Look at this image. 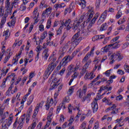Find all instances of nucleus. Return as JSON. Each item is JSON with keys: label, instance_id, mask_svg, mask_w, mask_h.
I'll use <instances>...</instances> for the list:
<instances>
[{"label": "nucleus", "instance_id": "nucleus-1", "mask_svg": "<svg viewBox=\"0 0 129 129\" xmlns=\"http://www.w3.org/2000/svg\"><path fill=\"white\" fill-rule=\"evenodd\" d=\"M55 53L54 52H53V53L50 55L48 61V62H50V63L48 66V67L45 71V73L46 75H50L51 74V72L56 68V66H57V64L55 63L56 62V60H57V57L55 56Z\"/></svg>", "mask_w": 129, "mask_h": 129}, {"label": "nucleus", "instance_id": "nucleus-2", "mask_svg": "<svg viewBox=\"0 0 129 129\" xmlns=\"http://www.w3.org/2000/svg\"><path fill=\"white\" fill-rule=\"evenodd\" d=\"M80 35V32H78V33H76L72 38V45L71 48H70V50H73L75 49V47L80 43L81 40H82V37H80L79 35Z\"/></svg>", "mask_w": 129, "mask_h": 129}, {"label": "nucleus", "instance_id": "nucleus-3", "mask_svg": "<svg viewBox=\"0 0 129 129\" xmlns=\"http://www.w3.org/2000/svg\"><path fill=\"white\" fill-rule=\"evenodd\" d=\"M82 20H83V17H81L79 20H76L75 21L73 27L74 31H76L77 29H79V30H83V29H84V28L86 27L88 24L87 21H84L80 25V23L82 22Z\"/></svg>", "mask_w": 129, "mask_h": 129}, {"label": "nucleus", "instance_id": "nucleus-4", "mask_svg": "<svg viewBox=\"0 0 129 129\" xmlns=\"http://www.w3.org/2000/svg\"><path fill=\"white\" fill-rule=\"evenodd\" d=\"M123 57L122 56L120 53L119 51H117L113 54H112L111 56L109 57V60L111 61H110V64H113L115 61V60H117V61H120L122 60Z\"/></svg>", "mask_w": 129, "mask_h": 129}, {"label": "nucleus", "instance_id": "nucleus-5", "mask_svg": "<svg viewBox=\"0 0 129 129\" xmlns=\"http://www.w3.org/2000/svg\"><path fill=\"white\" fill-rule=\"evenodd\" d=\"M107 10H105L100 16L98 21H97V24L99 25H101L104 21H105V19H106V17H107Z\"/></svg>", "mask_w": 129, "mask_h": 129}, {"label": "nucleus", "instance_id": "nucleus-6", "mask_svg": "<svg viewBox=\"0 0 129 129\" xmlns=\"http://www.w3.org/2000/svg\"><path fill=\"white\" fill-rule=\"evenodd\" d=\"M13 118L14 117L12 116L10 117L8 119H5L2 123V127H6L7 128H8L7 125H8V126H10V125L12 124Z\"/></svg>", "mask_w": 129, "mask_h": 129}, {"label": "nucleus", "instance_id": "nucleus-7", "mask_svg": "<svg viewBox=\"0 0 129 129\" xmlns=\"http://www.w3.org/2000/svg\"><path fill=\"white\" fill-rule=\"evenodd\" d=\"M120 42V41H116V42H115L114 43H111L110 44L107 45L103 48H102V51L103 50V52L104 53H106V52H108L109 50H110L111 48H113V46H114L115 44H119Z\"/></svg>", "mask_w": 129, "mask_h": 129}, {"label": "nucleus", "instance_id": "nucleus-8", "mask_svg": "<svg viewBox=\"0 0 129 129\" xmlns=\"http://www.w3.org/2000/svg\"><path fill=\"white\" fill-rule=\"evenodd\" d=\"M5 79L6 80V81H8V80L10 81L11 79H12L11 81V85H14V83L16 82V74L12 73L10 75L8 76L7 78Z\"/></svg>", "mask_w": 129, "mask_h": 129}, {"label": "nucleus", "instance_id": "nucleus-9", "mask_svg": "<svg viewBox=\"0 0 129 129\" xmlns=\"http://www.w3.org/2000/svg\"><path fill=\"white\" fill-rule=\"evenodd\" d=\"M61 26H62V28L64 27H67V30L69 31L72 27V24H71V19H68L66 21L65 23L63 21L61 23Z\"/></svg>", "mask_w": 129, "mask_h": 129}, {"label": "nucleus", "instance_id": "nucleus-10", "mask_svg": "<svg viewBox=\"0 0 129 129\" xmlns=\"http://www.w3.org/2000/svg\"><path fill=\"white\" fill-rule=\"evenodd\" d=\"M53 103L54 105H56L57 103V101L56 100L55 101H53V98H51L49 102V101H47L46 104L45 105V106L46 107L45 109H46V110H49L50 107H51V106L53 105Z\"/></svg>", "mask_w": 129, "mask_h": 129}, {"label": "nucleus", "instance_id": "nucleus-11", "mask_svg": "<svg viewBox=\"0 0 129 129\" xmlns=\"http://www.w3.org/2000/svg\"><path fill=\"white\" fill-rule=\"evenodd\" d=\"M40 14L38 13V7H36L33 11V16L34 20V24H37L39 22V15Z\"/></svg>", "mask_w": 129, "mask_h": 129}, {"label": "nucleus", "instance_id": "nucleus-12", "mask_svg": "<svg viewBox=\"0 0 129 129\" xmlns=\"http://www.w3.org/2000/svg\"><path fill=\"white\" fill-rule=\"evenodd\" d=\"M69 55H67L63 57V58L61 60V62H60V64H61V66H62V67L66 66V65L68 64L69 62H71V61L72 60H69Z\"/></svg>", "mask_w": 129, "mask_h": 129}, {"label": "nucleus", "instance_id": "nucleus-13", "mask_svg": "<svg viewBox=\"0 0 129 129\" xmlns=\"http://www.w3.org/2000/svg\"><path fill=\"white\" fill-rule=\"evenodd\" d=\"M75 4L81 6L83 9L86 8V1L85 0H76Z\"/></svg>", "mask_w": 129, "mask_h": 129}, {"label": "nucleus", "instance_id": "nucleus-14", "mask_svg": "<svg viewBox=\"0 0 129 129\" xmlns=\"http://www.w3.org/2000/svg\"><path fill=\"white\" fill-rule=\"evenodd\" d=\"M91 105L93 113L97 112V110H98V104H97V102L95 101H93Z\"/></svg>", "mask_w": 129, "mask_h": 129}, {"label": "nucleus", "instance_id": "nucleus-15", "mask_svg": "<svg viewBox=\"0 0 129 129\" xmlns=\"http://www.w3.org/2000/svg\"><path fill=\"white\" fill-rule=\"evenodd\" d=\"M88 14H89V18L86 21V22H87V23H88L87 25H88V24H89V22H90V20H91V19H92V18H93V16L94 15V11L93 8H91V9H90L89 10Z\"/></svg>", "mask_w": 129, "mask_h": 129}, {"label": "nucleus", "instance_id": "nucleus-16", "mask_svg": "<svg viewBox=\"0 0 129 129\" xmlns=\"http://www.w3.org/2000/svg\"><path fill=\"white\" fill-rule=\"evenodd\" d=\"M73 109V110H76L77 109L78 111H79L78 114H79V115H81V113H80V107L79 106V105L76 107V108H74L73 106H71V105H70L68 107L69 113H72Z\"/></svg>", "mask_w": 129, "mask_h": 129}, {"label": "nucleus", "instance_id": "nucleus-17", "mask_svg": "<svg viewBox=\"0 0 129 129\" xmlns=\"http://www.w3.org/2000/svg\"><path fill=\"white\" fill-rule=\"evenodd\" d=\"M32 111H33V106H31L26 113V122H28L31 118V114H32Z\"/></svg>", "mask_w": 129, "mask_h": 129}, {"label": "nucleus", "instance_id": "nucleus-18", "mask_svg": "<svg viewBox=\"0 0 129 129\" xmlns=\"http://www.w3.org/2000/svg\"><path fill=\"white\" fill-rule=\"evenodd\" d=\"M100 15V14L99 13H97L95 15L94 18L91 21V22L89 24V27L90 28H91V27H92V25H94L95 21H96V20H97V19L98 18V17H99Z\"/></svg>", "mask_w": 129, "mask_h": 129}, {"label": "nucleus", "instance_id": "nucleus-19", "mask_svg": "<svg viewBox=\"0 0 129 129\" xmlns=\"http://www.w3.org/2000/svg\"><path fill=\"white\" fill-rule=\"evenodd\" d=\"M94 77H95V75L93 74V72H91L90 73L86 74L85 76V79H86V80H92Z\"/></svg>", "mask_w": 129, "mask_h": 129}, {"label": "nucleus", "instance_id": "nucleus-20", "mask_svg": "<svg viewBox=\"0 0 129 129\" xmlns=\"http://www.w3.org/2000/svg\"><path fill=\"white\" fill-rule=\"evenodd\" d=\"M50 53H49V49L46 48L42 52V57L44 58L45 61H47L48 57H49Z\"/></svg>", "mask_w": 129, "mask_h": 129}, {"label": "nucleus", "instance_id": "nucleus-21", "mask_svg": "<svg viewBox=\"0 0 129 129\" xmlns=\"http://www.w3.org/2000/svg\"><path fill=\"white\" fill-rule=\"evenodd\" d=\"M10 36H11V32H10V30L9 29L4 31L3 36L5 37V40H8L10 38Z\"/></svg>", "mask_w": 129, "mask_h": 129}, {"label": "nucleus", "instance_id": "nucleus-22", "mask_svg": "<svg viewBox=\"0 0 129 129\" xmlns=\"http://www.w3.org/2000/svg\"><path fill=\"white\" fill-rule=\"evenodd\" d=\"M47 36H48V31L45 30L40 36V39L39 40L40 43H42V42H43V41L46 39Z\"/></svg>", "mask_w": 129, "mask_h": 129}, {"label": "nucleus", "instance_id": "nucleus-23", "mask_svg": "<svg viewBox=\"0 0 129 129\" xmlns=\"http://www.w3.org/2000/svg\"><path fill=\"white\" fill-rule=\"evenodd\" d=\"M47 35H48L49 39L47 40L46 45H49V43L51 42V40H52V38L54 37V33L51 31H48L47 32Z\"/></svg>", "mask_w": 129, "mask_h": 129}, {"label": "nucleus", "instance_id": "nucleus-24", "mask_svg": "<svg viewBox=\"0 0 129 129\" xmlns=\"http://www.w3.org/2000/svg\"><path fill=\"white\" fill-rule=\"evenodd\" d=\"M79 52H80V49L78 48L73 52L71 56L69 55V60H73V58L77 55V53H79Z\"/></svg>", "mask_w": 129, "mask_h": 129}, {"label": "nucleus", "instance_id": "nucleus-25", "mask_svg": "<svg viewBox=\"0 0 129 129\" xmlns=\"http://www.w3.org/2000/svg\"><path fill=\"white\" fill-rule=\"evenodd\" d=\"M41 105V104H37L35 109L34 110V113H33V115L32 116V117L33 118H35L36 116H37V114H38V112H39V109L40 108V106Z\"/></svg>", "mask_w": 129, "mask_h": 129}, {"label": "nucleus", "instance_id": "nucleus-26", "mask_svg": "<svg viewBox=\"0 0 129 129\" xmlns=\"http://www.w3.org/2000/svg\"><path fill=\"white\" fill-rule=\"evenodd\" d=\"M78 72H75L72 76V79L70 80L69 83V85H71L72 84V82H73V81L75 78H77V77L78 76Z\"/></svg>", "mask_w": 129, "mask_h": 129}, {"label": "nucleus", "instance_id": "nucleus-27", "mask_svg": "<svg viewBox=\"0 0 129 129\" xmlns=\"http://www.w3.org/2000/svg\"><path fill=\"white\" fill-rule=\"evenodd\" d=\"M12 89H13V85H11L8 90L6 91V96H11L12 94H14V93H13V91H12Z\"/></svg>", "mask_w": 129, "mask_h": 129}, {"label": "nucleus", "instance_id": "nucleus-28", "mask_svg": "<svg viewBox=\"0 0 129 129\" xmlns=\"http://www.w3.org/2000/svg\"><path fill=\"white\" fill-rule=\"evenodd\" d=\"M46 16H47V17H49V16H50V14L45 10L43 12L42 14L41 15L42 22H43L44 21L46 20Z\"/></svg>", "mask_w": 129, "mask_h": 129}, {"label": "nucleus", "instance_id": "nucleus-29", "mask_svg": "<svg viewBox=\"0 0 129 129\" xmlns=\"http://www.w3.org/2000/svg\"><path fill=\"white\" fill-rule=\"evenodd\" d=\"M1 116H2V118L0 120V122L2 123L3 122V121H4V120H5L7 116H9V112L7 111L3 113L1 115Z\"/></svg>", "mask_w": 129, "mask_h": 129}, {"label": "nucleus", "instance_id": "nucleus-30", "mask_svg": "<svg viewBox=\"0 0 129 129\" xmlns=\"http://www.w3.org/2000/svg\"><path fill=\"white\" fill-rule=\"evenodd\" d=\"M5 7L6 9V12L8 13V15L11 16L12 15V11H13V7H11L10 6L5 5Z\"/></svg>", "mask_w": 129, "mask_h": 129}, {"label": "nucleus", "instance_id": "nucleus-31", "mask_svg": "<svg viewBox=\"0 0 129 129\" xmlns=\"http://www.w3.org/2000/svg\"><path fill=\"white\" fill-rule=\"evenodd\" d=\"M62 30H63V26H60L57 30H56V36L60 37L62 35Z\"/></svg>", "mask_w": 129, "mask_h": 129}, {"label": "nucleus", "instance_id": "nucleus-32", "mask_svg": "<svg viewBox=\"0 0 129 129\" xmlns=\"http://www.w3.org/2000/svg\"><path fill=\"white\" fill-rule=\"evenodd\" d=\"M12 19V21L11 22H9L8 23V26L9 27H12V26H15V24H16V21L17 20V18H16L15 17H14L13 18H11Z\"/></svg>", "mask_w": 129, "mask_h": 129}, {"label": "nucleus", "instance_id": "nucleus-33", "mask_svg": "<svg viewBox=\"0 0 129 129\" xmlns=\"http://www.w3.org/2000/svg\"><path fill=\"white\" fill-rule=\"evenodd\" d=\"M6 69H7V68L6 67H4L2 69V73H1V74L0 75V79H1L2 77L3 76V74H4V75H6V74L8 73V72H9V71H10V69H7L6 71Z\"/></svg>", "mask_w": 129, "mask_h": 129}, {"label": "nucleus", "instance_id": "nucleus-34", "mask_svg": "<svg viewBox=\"0 0 129 129\" xmlns=\"http://www.w3.org/2000/svg\"><path fill=\"white\" fill-rule=\"evenodd\" d=\"M34 100V94L31 95L28 99L27 104V105H31V104L33 102Z\"/></svg>", "mask_w": 129, "mask_h": 129}, {"label": "nucleus", "instance_id": "nucleus-35", "mask_svg": "<svg viewBox=\"0 0 129 129\" xmlns=\"http://www.w3.org/2000/svg\"><path fill=\"white\" fill-rule=\"evenodd\" d=\"M66 7V5H65L64 3H61L60 4H55L54 5V8L57 11L58 10V8H65Z\"/></svg>", "mask_w": 129, "mask_h": 129}, {"label": "nucleus", "instance_id": "nucleus-36", "mask_svg": "<svg viewBox=\"0 0 129 129\" xmlns=\"http://www.w3.org/2000/svg\"><path fill=\"white\" fill-rule=\"evenodd\" d=\"M6 22H7V18L6 17H3L0 23V29L4 28V25L6 24Z\"/></svg>", "mask_w": 129, "mask_h": 129}, {"label": "nucleus", "instance_id": "nucleus-37", "mask_svg": "<svg viewBox=\"0 0 129 129\" xmlns=\"http://www.w3.org/2000/svg\"><path fill=\"white\" fill-rule=\"evenodd\" d=\"M104 35H97L92 38V41H95L94 39H96V40H101L102 39H104Z\"/></svg>", "mask_w": 129, "mask_h": 129}, {"label": "nucleus", "instance_id": "nucleus-38", "mask_svg": "<svg viewBox=\"0 0 129 129\" xmlns=\"http://www.w3.org/2000/svg\"><path fill=\"white\" fill-rule=\"evenodd\" d=\"M68 69L70 72H75V71H76V70L75 69V66L73 64H71L69 67Z\"/></svg>", "mask_w": 129, "mask_h": 129}, {"label": "nucleus", "instance_id": "nucleus-39", "mask_svg": "<svg viewBox=\"0 0 129 129\" xmlns=\"http://www.w3.org/2000/svg\"><path fill=\"white\" fill-rule=\"evenodd\" d=\"M115 109H117V108H116V105L114 104L112 106L107 108V109L106 110V111L107 112L109 111V110H115Z\"/></svg>", "mask_w": 129, "mask_h": 129}, {"label": "nucleus", "instance_id": "nucleus-40", "mask_svg": "<svg viewBox=\"0 0 129 129\" xmlns=\"http://www.w3.org/2000/svg\"><path fill=\"white\" fill-rule=\"evenodd\" d=\"M3 4H4V0H2V1L0 0V5H1V6H0V17H1V16H3V15H4V13H3V9H4V8L3 7Z\"/></svg>", "mask_w": 129, "mask_h": 129}, {"label": "nucleus", "instance_id": "nucleus-41", "mask_svg": "<svg viewBox=\"0 0 129 129\" xmlns=\"http://www.w3.org/2000/svg\"><path fill=\"white\" fill-rule=\"evenodd\" d=\"M106 29H107V24L106 23H104L101 25L100 28V31H105Z\"/></svg>", "mask_w": 129, "mask_h": 129}, {"label": "nucleus", "instance_id": "nucleus-42", "mask_svg": "<svg viewBox=\"0 0 129 129\" xmlns=\"http://www.w3.org/2000/svg\"><path fill=\"white\" fill-rule=\"evenodd\" d=\"M73 92H74V86L70 87L69 91H68V95H71Z\"/></svg>", "mask_w": 129, "mask_h": 129}, {"label": "nucleus", "instance_id": "nucleus-43", "mask_svg": "<svg viewBox=\"0 0 129 129\" xmlns=\"http://www.w3.org/2000/svg\"><path fill=\"white\" fill-rule=\"evenodd\" d=\"M51 26H52V21L50 20V19H48L46 26V29H50V28H51Z\"/></svg>", "mask_w": 129, "mask_h": 129}, {"label": "nucleus", "instance_id": "nucleus-44", "mask_svg": "<svg viewBox=\"0 0 129 129\" xmlns=\"http://www.w3.org/2000/svg\"><path fill=\"white\" fill-rule=\"evenodd\" d=\"M22 104L20 107L19 108V112H18V113H16V114L15 115V116H18L19 115V114H20V113H21V112H22V110H23V108H24V104Z\"/></svg>", "mask_w": 129, "mask_h": 129}, {"label": "nucleus", "instance_id": "nucleus-45", "mask_svg": "<svg viewBox=\"0 0 129 129\" xmlns=\"http://www.w3.org/2000/svg\"><path fill=\"white\" fill-rule=\"evenodd\" d=\"M100 62V60L98 59V58H96L94 60V63H95V69H97V68L98 67V65H99V64H98V63Z\"/></svg>", "mask_w": 129, "mask_h": 129}, {"label": "nucleus", "instance_id": "nucleus-46", "mask_svg": "<svg viewBox=\"0 0 129 129\" xmlns=\"http://www.w3.org/2000/svg\"><path fill=\"white\" fill-rule=\"evenodd\" d=\"M83 94H84L82 92V90L79 89L78 90L77 95H78V96H79V97H80V98H81L83 96Z\"/></svg>", "mask_w": 129, "mask_h": 129}, {"label": "nucleus", "instance_id": "nucleus-47", "mask_svg": "<svg viewBox=\"0 0 129 129\" xmlns=\"http://www.w3.org/2000/svg\"><path fill=\"white\" fill-rule=\"evenodd\" d=\"M22 43H23V41L22 40H20L18 42H17V41H16V42H15L14 44H13V47L15 48L17 46H21L22 45Z\"/></svg>", "mask_w": 129, "mask_h": 129}, {"label": "nucleus", "instance_id": "nucleus-48", "mask_svg": "<svg viewBox=\"0 0 129 129\" xmlns=\"http://www.w3.org/2000/svg\"><path fill=\"white\" fill-rule=\"evenodd\" d=\"M82 92L83 93H84V94H86V92H87V84H85L82 88Z\"/></svg>", "mask_w": 129, "mask_h": 129}, {"label": "nucleus", "instance_id": "nucleus-49", "mask_svg": "<svg viewBox=\"0 0 129 129\" xmlns=\"http://www.w3.org/2000/svg\"><path fill=\"white\" fill-rule=\"evenodd\" d=\"M89 30L87 28V29H84L82 31V34H84V36H87L88 35V34H89Z\"/></svg>", "mask_w": 129, "mask_h": 129}, {"label": "nucleus", "instance_id": "nucleus-50", "mask_svg": "<svg viewBox=\"0 0 129 129\" xmlns=\"http://www.w3.org/2000/svg\"><path fill=\"white\" fill-rule=\"evenodd\" d=\"M125 18H123V19H120L118 21V25H121L122 24H124L125 23Z\"/></svg>", "mask_w": 129, "mask_h": 129}, {"label": "nucleus", "instance_id": "nucleus-51", "mask_svg": "<svg viewBox=\"0 0 129 129\" xmlns=\"http://www.w3.org/2000/svg\"><path fill=\"white\" fill-rule=\"evenodd\" d=\"M122 16V13H121V11L119 10L116 14L115 16V18L117 19H119L120 17Z\"/></svg>", "mask_w": 129, "mask_h": 129}, {"label": "nucleus", "instance_id": "nucleus-52", "mask_svg": "<svg viewBox=\"0 0 129 129\" xmlns=\"http://www.w3.org/2000/svg\"><path fill=\"white\" fill-rule=\"evenodd\" d=\"M117 113H118V109L113 110L110 112L111 115H115V114H117Z\"/></svg>", "mask_w": 129, "mask_h": 129}, {"label": "nucleus", "instance_id": "nucleus-53", "mask_svg": "<svg viewBox=\"0 0 129 129\" xmlns=\"http://www.w3.org/2000/svg\"><path fill=\"white\" fill-rule=\"evenodd\" d=\"M118 39H119V36H116L113 38L110 41L111 44H114V43H116V41H117Z\"/></svg>", "mask_w": 129, "mask_h": 129}, {"label": "nucleus", "instance_id": "nucleus-54", "mask_svg": "<svg viewBox=\"0 0 129 129\" xmlns=\"http://www.w3.org/2000/svg\"><path fill=\"white\" fill-rule=\"evenodd\" d=\"M69 121L70 122L68 123V126H71L72 123H73V122L74 121V118L72 116H71Z\"/></svg>", "mask_w": 129, "mask_h": 129}, {"label": "nucleus", "instance_id": "nucleus-55", "mask_svg": "<svg viewBox=\"0 0 129 129\" xmlns=\"http://www.w3.org/2000/svg\"><path fill=\"white\" fill-rule=\"evenodd\" d=\"M36 125H37L36 122H34L32 123L31 125L28 127V129H35V128L36 127Z\"/></svg>", "mask_w": 129, "mask_h": 129}, {"label": "nucleus", "instance_id": "nucleus-56", "mask_svg": "<svg viewBox=\"0 0 129 129\" xmlns=\"http://www.w3.org/2000/svg\"><path fill=\"white\" fill-rule=\"evenodd\" d=\"M27 9V7H26V5H24V4H22L20 6V10L21 11H26V10Z\"/></svg>", "mask_w": 129, "mask_h": 129}, {"label": "nucleus", "instance_id": "nucleus-57", "mask_svg": "<svg viewBox=\"0 0 129 129\" xmlns=\"http://www.w3.org/2000/svg\"><path fill=\"white\" fill-rule=\"evenodd\" d=\"M125 29V26L124 25H122L119 27H118L117 28V30H118V31H123V30H124Z\"/></svg>", "mask_w": 129, "mask_h": 129}, {"label": "nucleus", "instance_id": "nucleus-58", "mask_svg": "<svg viewBox=\"0 0 129 129\" xmlns=\"http://www.w3.org/2000/svg\"><path fill=\"white\" fill-rule=\"evenodd\" d=\"M55 11L53 12L49 16L48 20H50V21L51 20H53V19H54V17H55Z\"/></svg>", "mask_w": 129, "mask_h": 129}, {"label": "nucleus", "instance_id": "nucleus-59", "mask_svg": "<svg viewBox=\"0 0 129 129\" xmlns=\"http://www.w3.org/2000/svg\"><path fill=\"white\" fill-rule=\"evenodd\" d=\"M124 69L125 71V72L129 73V66L127 64L124 65Z\"/></svg>", "mask_w": 129, "mask_h": 129}, {"label": "nucleus", "instance_id": "nucleus-60", "mask_svg": "<svg viewBox=\"0 0 129 129\" xmlns=\"http://www.w3.org/2000/svg\"><path fill=\"white\" fill-rule=\"evenodd\" d=\"M94 47L92 48L90 52L88 53L87 54L89 55L90 57V56H93V54H94Z\"/></svg>", "mask_w": 129, "mask_h": 129}, {"label": "nucleus", "instance_id": "nucleus-61", "mask_svg": "<svg viewBox=\"0 0 129 129\" xmlns=\"http://www.w3.org/2000/svg\"><path fill=\"white\" fill-rule=\"evenodd\" d=\"M90 63H91V61L89 60L88 62H87L84 66V68L85 69H87V68H88V67H89V65L90 64Z\"/></svg>", "mask_w": 129, "mask_h": 129}, {"label": "nucleus", "instance_id": "nucleus-62", "mask_svg": "<svg viewBox=\"0 0 129 129\" xmlns=\"http://www.w3.org/2000/svg\"><path fill=\"white\" fill-rule=\"evenodd\" d=\"M19 59H20V58H19L18 56H16L15 58H14L13 60V64H17L18 61H19Z\"/></svg>", "mask_w": 129, "mask_h": 129}, {"label": "nucleus", "instance_id": "nucleus-63", "mask_svg": "<svg viewBox=\"0 0 129 129\" xmlns=\"http://www.w3.org/2000/svg\"><path fill=\"white\" fill-rule=\"evenodd\" d=\"M123 97L122 95L119 94L118 96L116 97V100L119 101V100H122L123 99Z\"/></svg>", "mask_w": 129, "mask_h": 129}, {"label": "nucleus", "instance_id": "nucleus-64", "mask_svg": "<svg viewBox=\"0 0 129 129\" xmlns=\"http://www.w3.org/2000/svg\"><path fill=\"white\" fill-rule=\"evenodd\" d=\"M125 33H129V23H127V25L125 27Z\"/></svg>", "mask_w": 129, "mask_h": 129}]
</instances>
